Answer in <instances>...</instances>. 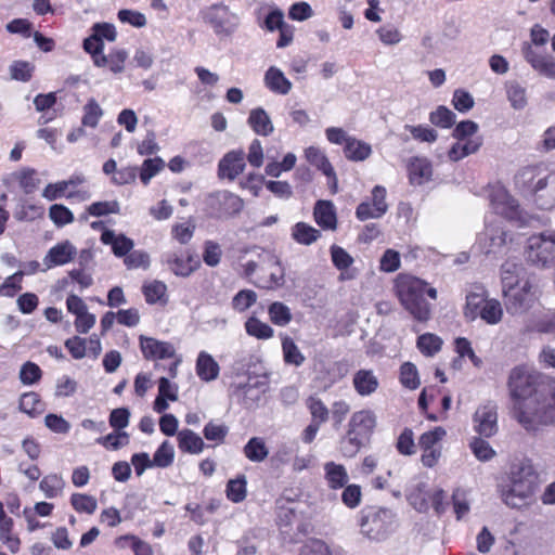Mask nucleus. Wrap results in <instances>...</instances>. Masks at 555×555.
Returning <instances> with one entry per match:
<instances>
[{"label": "nucleus", "mask_w": 555, "mask_h": 555, "mask_svg": "<svg viewBox=\"0 0 555 555\" xmlns=\"http://www.w3.org/2000/svg\"><path fill=\"white\" fill-rule=\"evenodd\" d=\"M513 416L527 431L555 424V379L528 364L514 366L507 376Z\"/></svg>", "instance_id": "1"}, {"label": "nucleus", "mask_w": 555, "mask_h": 555, "mask_svg": "<svg viewBox=\"0 0 555 555\" xmlns=\"http://www.w3.org/2000/svg\"><path fill=\"white\" fill-rule=\"evenodd\" d=\"M538 488V475L529 460L513 463L508 483L502 487L501 498L512 508H521L531 503Z\"/></svg>", "instance_id": "2"}, {"label": "nucleus", "mask_w": 555, "mask_h": 555, "mask_svg": "<svg viewBox=\"0 0 555 555\" xmlns=\"http://www.w3.org/2000/svg\"><path fill=\"white\" fill-rule=\"evenodd\" d=\"M395 291L402 307L417 321L425 322L430 318L431 309L425 294L437 298V289L422 279L410 274H399L395 280Z\"/></svg>", "instance_id": "3"}, {"label": "nucleus", "mask_w": 555, "mask_h": 555, "mask_svg": "<svg viewBox=\"0 0 555 555\" xmlns=\"http://www.w3.org/2000/svg\"><path fill=\"white\" fill-rule=\"evenodd\" d=\"M516 188L541 209L555 207V172L539 166L521 168L515 176Z\"/></svg>", "instance_id": "4"}, {"label": "nucleus", "mask_w": 555, "mask_h": 555, "mask_svg": "<svg viewBox=\"0 0 555 555\" xmlns=\"http://www.w3.org/2000/svg\"><path fill=\"white\" fill-rule=\"evenodd\" d=\"M463 313L467 321L473 322L479 318L488 325L499 324L504 315L501 302L489 298L488 293L481 287L466 295Z\"/></svg>", "instance_id": "5"}, {"label": "nucleus", "mask_w": 555, "mask_h": 555, "mask_svg": "<svg viewBox=\"0 0 555 555\" xmlns=\"http://www.w3.org/2000/svg\"><path fill=\"white\" fill-rule=\"evenodd\" d=\"M396 526V515L389 508L367 506L361 511V533L372 541L385 540Z\"/></svg>", "instance_id": "6"}, {"label": "nucleus", "mask_w": 555, "mask_h": 555, "mask_svg": "<svg viewBox=\"0 0 555 555\" xmlns=\"http://www.w3.org/2000/svg\"><path fill=\"white\" fill-rule=\"evenodd\" d=\"M526 259L539 268H548L555 260V231L545 230L527 241Z\"/></svg>", "instance_id": "7"}, {"label": "nucleus", "mask_w": 555, "mask_h": 555, "mask_svg": "<svg viewBox=\"0 0 555 555\" xmlns=\"http://www.w3.org/2000/svg\"><path fill=\"white\" fill-rule=\"evenodd\" d=\"M203 22L219 37L232 36L240 26V17L223 3L206 7L199 13Z\"/></svg>", "instance_id": "8"}, {"label": "nucleus", "mask_w": 555, "mask_h": 555, "mask_svg": "<svg viewBox=\"0 0 555 555\" xmlns=\"http://www.w3.org/2000/svg\"><path fill=\"white\" fill-rule=\"evenodd\" d=\"M519 243V237H516L500 223L487 222L485 230L477 236V246L486 255L501 254L509 249L508 245Z\"/></svg>", "instance_id": "9"}, {"label": "nucleus", "mask_w": 555, "mask_h": 555, "mask_svg": "<svg viewBox=\"0 0 555 555\" xmlns=\"http://www.w3.org/2000/svg\"><path fill=\"white\" fill-rule=\"evenodd\" d=\"M506 284L507 288L503 289V295L508 313L513 315L522 314L533 307L538 296L530 280H525L515 285L507 281Z\"/></svg>", "instance_id": "10"}, {"label": "nucleus", "mask_w": 555, "mask_h": 555, "mask_svg": "<svg viewBox=\"0 0 555 555\" xmlns=\"http://www.w3.org/2000/svg\"><path fill=\"white\" fill-rule=\"evenodd\" d=\"M207 205L212 217L228 219L241 212L244 202L229 191H219L208 197Z\"/></svg>", "instance_id": "11"}, {"label": "nucleus", "mask_w": 555, "mask_h": 555, "mask_svg": "<svg viewBox=\"0 0 555 555\" xmlns=\"http://www.w3.org/2000/svg\"><path fill=\"white\" fill-rule=\"evenodd\" d=\"M474 430L481 437L490 438L498 431V406L488 401L477 408L473 416Z\"/></svg>", "instance_id": "12"}, {"label": "nucleus", "mask_w": 555, "mask_h": 555, "mask_svg": "<svg viewBox=\"0 0 555 555\" xmlns=\"http://www.w3.org/2000/svg\"><path fill=\"white\" fill-rule=\"evenodd\" d=\"M162 261L177 276L186 278L201 266L198 257L189 251H168L162 256Z\"/></svg>", "instance_id": "13"}, {"label": "nucleus", "mask_w": 555, "mask_h": 555, "mask_svg": "<svg viewBox=\"0 0 555 555\" xmlns=\"http://www.w3.org/2000/svg\"><path fill=\"white\" fill-rule=\"evenodd\" d=\"M521 53L526 62L539 75L555 79V57L539 52L529 42L522 43Z\"/></svg>", "instance_id": "14"}, {"label": "nucleus", "mask_w": 555, "mask_h": 555, "mask_svg": "<svg viewBox=\"0 0 555 555\" xmlns=\"http://www.w3.org/2000/svg\"><path fill=\"white\" fill-rule=\"evenodd\" d=\"M491 206L495 214L511 221L520 220L521 218V210L517 201L503 188L492 192Z\"/></svg>", "instance_id": "15"}, {"label": "nucleus", "mask_w": 555, "mask_h": 555, "mask_svg": "<svg viewBox=\"0 0 555 555\" xmlns=\"http://www.w3.org/2000/svg\"><path fill=\"white\" fill-rule=\"evenodd\" d=\"M142 354L147 360L169 359L176 354L172 344L153 337L141 335L139 337Z\"/></svg>", "instance_id": "16"}, {"label": "nucleus", "mask_w": 555, "mask_h": 555, "mask_svg": "<svg viewBox=\"0 0 555 555\" xmlns=\"http://www.w3.org/2000/svg\"><path fill=\"white\" fill-rule=\"evenodd\" d=\"M245 154L242 150L227 153L218 165V172L221 178L233 181L245 169Z\"/></svg>", "instance_id": "17"}, {"label": "nucleus", "mask_w": 555, "mask_h": 555, "mask_svg": "<svg viewBox=\"0 0 555 555\" xmlns=\"http://www.w3.org/2000/svg\"><path fill=\"white\" fill-rule=\"evenodd\" d=\"M376 425V416L371 410L354 412L347 425V430L369 440Z\"/></svg>", "instance_id": "18"}, {"label": "nucleus", "mask_w": 555, "mask_h": 555, "mask_svg": "<svg viewBox=\"0 0 555 555\" xmlns=\"http://www.w3.org/2000/svg\"><path fill=\"white\" fill-rule=\"evenodd\" d=\"M408 499L418 512H426L428 509L429 504L427 500H429L433 508L438 515L443 514L448 505L446 501L447 494L442 489H437L429 494L426 493L423 498H418L415 493H410Z\"/></svg>", "instance_id": "19"}, {"label": "nucleus", "mask_w": 555, "mask_h": 555, "mask_svg": "<svg viewBox=\"0 0 555 555\" xmlns=\"http://www.w3.org/2000/svg\"><path fill=\"white\" fill-rule=\"evenodd\" d=\"M77 254L76 247L69 242H61L49 249L43 258L47 268L64 266L70 262Z\"/></svg>", "instance_id": "20"}, {"label": "nucleus", "mask_w": 555, "mask_h": 555, "mask_svg": "<svg viewBox=\"0 0 555 555\" xmlns=\"http://www.w3.org/2000/svg\"><path fill=\"white\" fill-rule=\"evenodd\" d=\"M307 160L321 170L328 178V185L333 193L337 192V178L333 166L325 154L318 147L310 146L305 152Z\"/></svg>", "instance_id": "21"}, {"label": "nucleus", "mask_w": 555, "mask_h": 555, "mask_svg": "<svg viewBox=\"0 0 555 555\" xmlns=\"http://www.w3.org/2000/svg\"><path fill=\"white\" fill-rule=\"evenodd\" d=\"M408 173L412 185H423L431 179V163L426 157H413L408 165Z\"/></svg>", "instance_id": "22"}, {"label": "nucleus", "mask_w": 555, "mask_h": 555, "mask_svg": "<svg viewBox=\"0 0 555 555\" xmlns=\"http://www.w3.org/2000/svg\"><path fill=\"white\" fill-rule=\"evenodd\" d=\"M101 242L112 246L116 257H126L133 248V241L124 234H116L113 230L105 229L101 234Z\"/></svg>", "instance_id": "23"}, {"label": "nucleus", "mask_w": 555, "mask_h": 555, "mask_svg": "<svg viewBox=\"0 0 555 555\" xmlns=\"http://www.w3.org/2000/svg\"><path fill=\"white\" fill-rule=\"evenodd\" d=\"M264 86L273 93L286 95L292 90V82L285 77L284 73L275 67L270 66L264 73Z\"/></svg>", "instance_id": "24"}, {"label": "nucleus", "mask_w": 555, "mask_h": 555, "mask_svg": "<svg viewBox=\"0 0 555 555\" xmlns=\"http://www.w3.org/2000/svg\"><path fill=\"white\" fill-rule=\"evenodd\" d=\"M247 124L258 135L269 137L274 131L272 120L262 107H256L249 112Z\"/></svg>", "instance_id": "25"}, {"label": "nucleus", "mask_w": 555, "mask_h": 555, "mask_svg": "<svg viewBox=\"0 0 555 555\" xmlns=\"http://www.w3.org/2000/svg\"><path fill=\"white\" fill-rule=\"evenodd\" d=\"M195 370L202 380L211 382L218 378L220 366L211 354L201 351L196 359Z\"/></svg>", "instance_id": "26"}, {"label": "nucleus", "mask_w": 555, "mask_h": 555, "mask_svg": "<svg viewBox=\"0 0 555 555\" xmlns=\"http://www.w3.org/2000/svg\"><path fill=\"white\" fill-rule=\"evenodd\" d=\"M323 468L324 478L330 489H343L348 483L349 476L344 465L335 462H326Z\"/></svg>", "instance_id": "27"}, {"label": "nucleus", "mask_w": 555, "mask_h": 555, "mask_svg": "<svg viewBox=\"0 0 555 555\" xmlns=\"http://www.w3.org/2000/svg\"><path fill=\"white\" fill-rule=\"evenodd\" d=\"M315 222L325 230H335L337 218L335 207L330 201H318L313 211Z\"/></svg>", "instance_id": "28"}, {"label": "nucleus", "mask_w": 555, "mask_h": 555, "mask_svg": "<svg viewBox=\"0 0 555 555\" xmlns=\"http://www.w3.org/2000/svg\"><path fill=\"white\" fill-rule=\"evenodd\" d=\"M356 391L362 396H370L376 391L379 382L376 375L371 370H359L352 379Z\"/></svg>", "instance_id": "29"}, {"label": "nucleus", "mask_w": 555, "mask_h": 555, "mask_svg": "<svg viewBox=\"0 0 555 555\" xmlns=\"http://www.w3.org/2000/svg\"><path fill=\"white\" fill-rule=\"evenodd\" d=\"M178 447L182 452L199 454L205 448L203 439L191 429H182L177 434Z\"/></svg>", "instance_id": "30"}, {"label": "nucleus", "mask_w": 555, "mask_h": 555, "mask_svg": "<svg viewBox=\"0 0 555 555\" xmlns=\"http://www.w3.org/2000/svg\"><path fill=\"white\" fill-rule=\"evenodd\" d=\"M344 154L351 162H363L372 154V147L369 143L351 137L344 146Z\"/></svg>", "instance_id": "31"}, {"label": "nucleus", "mask_w": 555, "mask_h": 555, "mask_svg": "<svg viewBox=\"0 0 555 555\" xmlns=\"http://www.w3.org/2000/svg\"><path fill=\"white\" fill-rule=\"evenodd\" d=\"M482 144L480 138L468 139L454 143L448 152V156L452 162H457L470 154L476 153Z\"/></svg>", "instance_id": "32"}, {"label": "nucleus", "mask_w": 555, "mask_h": 555, "mask_svg": "<svg viewBox=\"0 0 555 555\" xmlns=\"http://www.w3.org/2000/svg\"><path fill=\"white\" fill-rule=\"evenodd\" d=\"M501 280L502 288L504 289L507 288V281L515 285L529 279L526 276V270L521 263L506 261L501 267Z\"/></svg>", "instance_id": "33"}, {"label": "nucleus", "mask_w": 555, "mask_h": 555, "mask_svg": "<svg viewBox=\"0 0 555 555\" xmlns=\"http://www.w3.org/2000/svg\"><path fill=\"white\" fill-rule=\"evenodd\" d=\"M82 48L86 53L91 56L93 65L95 67H104L105 54H104V42L96 36L91 34L82 42Z\"/></svg>", "instance_id": "34"}, {"label": "nucleus", "mask_w": 555, "mask_h": 555, "mask_svg": "<svg viewBox=\"0 0 555 555\" xmlns=\"http://www.w3.org/2000/svg\"><path fill=\"white\" fill-rule=\"evenodd\" d=\"M13 519L9 516L0 519V541L13 553H17L21 547V540L13 534Z\"/></svg>", "instance_id": "35"}, {"label": "nucleus", "mask_w": 555, "mask_h": 555, "mask_svg": "<svg viewBox=\"0 0 555 555\" xmlns=\"http://www.w3.org/2000/svg\"><path fill=\"white\" fill-rule=\"evenodd\" d=\"M321 236V232L306 222H297L292 228V237L298 244L311 245Z\"/></svg>", "instance_id": "36"}, {"label": "nucleus", "mask_w": 555, "mask_h": 555, "mask_svg": "<svg viewBox=\"0 0 555 555\" xmlns=\"http://www.w3.org/2000/svg\"><path fill=\"white\" fill-rule=\"evenodd\" d=\"M243 452L244 455L254 463L263 462L269 454L264 440L260 437L250 438L244 446Z\"/></svg>", "instance_id": "37"}, {"label": "nucleus", "mask_w": 555, "mask_h": 555, "mask_svg": "<svg viewBox=\"0 0 555 555\" xmlns=\"http://www.w3.org/2000/svg\"><path fill=\"white\" fill-rule=\"evenodd\" d=\"M244 327L246 333L255 337L257 339L267 340L273 337L274 330L267 323L260 321L256 317H249L245 323Z\"/></svg>", "instance_id": "38"}, {"label": "nucleus", "mask_w": 555, "mask_h": 555, "mask_svg": "<svg viewBox=\"0 0 555 555\" xmlns=\"http://www.w3.org/2000/svg\"><path fill=\"white\" fill-rule=\"evenodd\" d=\"M507 99L515 109H522L527 105V90L516 80L505 83Z\"/></svg>", "instance_id": "39"}, {"label": "nucleus", "mask_w": 555, "mask_h": 555, "mask_svg": "<svg viewBox=\"0 0 555 555\" xmlns=\"http://www.w3.org/2000/svg\"><path fill=\"white\" fill-rule=\"evenodd\" d=\"M366 441L365 438L347 430L339 441L340 453L345 457H353Z\"/></svg>", "instance_id": "40"}, {"label": "nucleus", "mask_w": 555, "mask_h": 555, "mask_svg": "<svg viewBox=\"0 0 555 555\" xmlns=\"http://www.w3.org/2000/svg\"><path fill=\"white\" fill-rule=\"evenodd\" d=\"M11 177L18 182L25 194L35 192L40 182V180L37 178L36 170L33 168H23L13 172Z\"/></svg>", "instance_id": "41"}, {"label": "nucleus", "mask_w": 555, "mask_h": 555, "mask_svg": "<svg viewBox=\"0 0 555 555\" xmlns=\"http://www.w3.org/2000/svg\"><path fill=\"white\" fill-rule=\"evenodd\" d=\"M65 486L64 479L57 474H49L42 478L39 489L44 493L46 498L53 499L59 496Z\"/></svg>", "instance_id": "42"}, {"label": "nucleus", "mask_w": 555, "mask_h": 555, "mask_svg": "<svg viewBox=\"0 0 555 555\" xmlns=\"http://www.w3.org/2000/svg\"><path fill=\"white\" fill-rule=\"evenodd\" d=\"M306 406L311 414V422L318 423L320 425L327 422L330 417V410L320 398L310 396L306 400Z\"/></svg>", "instance_id": "43"}, {"label": "nucleus", "mask_w": 555, "mask_h": 555, "mask_svg": "<svg viewBox=\"0 0 555 555\" xmlns=\"http://www.w3.org/2000/svg\"><path fill=\"white\" fill-rule=\"evenodd\" d=\"M165 168V162L160 157L145 159L139 172V178L144 185H147L152 178Z\"/></svg>", "instance_id": "44"}, {"label": "nucleus", "mask_w": 555, "mask_h": 555, "mask_svg": "<svg viewBox=\"0 0 555 555\" xmlns=\"http://www.w3.org/2000/svg\"><path fill=\"white\" fill-rule=\"evenodd\" d=\"M247 480L244 475L235 479H230L227 483V498L233 503H240L245 500L247 494Z\"/></svg>", "instance_id": "45"}, {"label": "nucleus", "mask_w": 555, "mask_h": 555, "mask_svg": "<svg viewBox=\"0 0 555 555\" xmlns=\"http://www.w3.org/2000/svg\"><path fill=\"white\" fill-rule=\"evenodd\" d=\"M128 59V52L125 49L114 48L108 54H105L104 67L108 66L113 74H120L125 70V63Z\"/></svg>", "instance_id": "46"}, {"label": "nucleus", "mask_w": 555, "mask_h": 555, "mask_svg": "<svg viewBox=\"0 0 555 555\" xmlns=\"http://www.w3.org/2000/svg\"><path fill=\"white\" fill-rule=\"evenodd\" d=\"M270 320L278 326H286L292 321L291 309L280 301L272 302L268 308Z\"/></svg>", "instance_id": "47"}, {"label": "nucleus", "mask_w": 555, "mask_h": 555, "mask_svg": "<svg viewBox=\"0 0 555 555\" xmlns=\"http://www.w3.org/2000/svg\"><path fill=\"white\" fill-rule=\"evenodd\" d=\"M173 459H175L173 446L168 440H165L157 448L152 460H153V464L155 467L166 468L173 463Z\"/></svg>", "instance_id": "48"}, {"label": "nucleus", "mask_w": 555, "mask_h": 555, "mask_svg": "<svg viewBox=\"0 0 555 555\" xmlns=\"http://www.w3.org/2000/svg\"><path fill=\"white\" fill-rule=\"evenodd\" d=\"M95 442L107 450H119L129 443V435L126 431H114L99 437Z\"/></svg>", "instance_id": "49"}, {"label": "nucleus", "mask_w": 555, "mask_h": 555, "mask_svg": "<svg viewBox=\"0 0 555 555\" xmlns=\"http://www.w3.org/2000/svg\"><path fill=\"white\" fill-rule=\"evenodd\" d=\"M284 361L287 364L300 366L305 362V356L301 353L297 345L289 337H285L282 341Z\"/></svg>", "instance_id": "50"}, {"label": "nucleus", "mask_w": 555, "mask_h": 555, "mask_svg": "<svg viewBox=\"0 0 555 555\" xmlns=\"http://www.w3.org/2000/svg\"><path fill=\"white\" fill-rule=\"evenodd\" d=\"M20 410L31 417L42 412V404L36 392H25L20 398Z\"/></svg>", "instance_id": "51"}, {"label": "nucleus", "mask_w": 555, "mask_h": 555, "mask_svg": "<svg viewBox=\"0 0 555 555\" xmlns=\"http://www.w3.org/2000/svg\"><path fill=\"white\" fill-rule=\"evenodd\" d=\"M70 504L78 513L93 514L98 507V502L92 495L85 493H74L70 496Z\"/></svg>", "instance_id": "52"}, {"label": "nucleus", "mask_w": 555, "mask_h": 555, "mask_svg": "<svg viewBox=\"0 0 555 555\" xmlns=\"http://www.w3.org/2000/svg\"><path fill=\"white\" fill-rule=\"evenodd\" d=\"M145 300L150 305L157 304L164 299L167 292V286L164 282L153 281L149 284H144L142 287Z\"/></svg>", "instance_id": "53"}, {"label": "nucleus", "mask_w": 555, "mask_h": 555, "mask_svg": "<svg viewBox=\"0 0 555 555\" xmlns=\"http://www.w3.org/2000/svg\"><path fill=\"white\" fill-rule=\"evenodd\" d=\"M456 115L447 106L440 105L429 114V121L440 128H450L455 122Z\"/></svg>", "instance_id": "54"}, {"label": "nucleus", "mask_w": 555, "mask_h": 555, "mask_svg": "<svg viewBox=\"0 0 555 555\" xmlns=\"http://www.w3.org/2000/svg\"><path fill=\"white\" fill-rule=\"evenodd\" d=\"M442 340L430 333L421 335L417 338V348L420 351L428 357L434 356L441 349Z\"/></svg>", "instance_id": "55"}, {"label": "nucleus", "mask_w": 555, "mask_h": 555, "mask_svg": "<svg viewBox=\"0 0 555 555\" xmlns=\"http://www.w3.org/2000/svg\"><path fill=\"white\" fill-rule=\"evenodd\" d=\"M473 454L482 462L490 461L494 457L495 451L488 441L479 437H474L469 443Z\"/></svg>", "instance_id": "56"}, {"label": "nucleus", "mask_w": 555, "mask_h": 555, "mask_svg": "<svg viewBox=\"0 0 555 555\" xmlns=\"http://www.w3.org/2000/svg\"><path fill=\"white\" fill-rule=\"evenodd\" d=\"M400 382L405 388L411 390H414L420 386L418 372L413 363L405 362L401 365Z\"/></svg>", "instance_id": "57"}, {"label": "nucleus", "mask_w": 555, "mask_h": 555, "mask_svg": "<svg viewBox=\"0 0 555 555\" xmlns=\"http://www.w3.org/2000/svg\"><path fill=\"white\" fill-rule=\"evenodd\" d=\"M103 115L101 106L94 99L88 101L83 106L82 125L94 128L98 126L100 118Z\"/></svg>", "instance_id": "58"}, {"label": "nucleus", "mask_w": 555, "mask_h": 555, "mask_svg": "<svg viewBox=\"0 0 555 555\" xmlns=\"http://www.w3.org/2000/svg\"><path fill=\"white\" fill-rule=\"evenodd\" d=\"M49 217L56 227H64L74 221L73 212L61 204H54L50 207Z\"/></svg>", "instance_id": "59"}, {"label": "nucleus", "mask_w": 555, "mask_h": 555, "mask_svg": "<svg viewBox=\"0 0 555 555\" xmlns=\"http://www.w3.org/2000/svg\"><path fill=\"white\" fill-rule=\"evenodd\" d=\"M155 62V56L151 49L145 47H139L134 50L131 64L134 67L142 68L144 70H149L153 67Z\"/></svg>", "instance_id": "60"}, {"label": "nucleus", "mask_w": 555, "mask_h": 555, "mask_svg": "<svg viewBox=\"0 0 555 555\" xmlns=\"http://www.w3.org/2000/svg\"><path fill=\"white\" fill-rule=\"evenodd\" d=\"M452 502H453V508L454 513L456 515L457 519H462L464 516H466L469 511V501H468V493L466 490L463 489H456L454 490L452 494Z\"/></svg>", "instance_id": "61"}, {"label": "nucleus", "mask_w": 555, "mask_h": 555, "mask_svg": "<svg viewBox=\"0 0 555 555\" xmlns=\"http://www.w3.org/2000/svg\"><path fill=\"white\" fill-rule=\"evenodd\" d=\"M257 301V294L251 289L240 291L232 299V307L238 312H244Z\"/></svg>", "instance_id": "62"}, {"label": "nucleus", "mask_w": 555, "mask_h": 555, "mask_svg": "<svg viewBox=\"0 0 555 555\" xmlns=\"http://www.w3.org/2000/svg\"><path fill=\"white\" fill-rule=\"evenodd\" d=\"M404 129L412 134L413 139L420 142L433 143L438 139V133L435 129L423 125H405Z\"/></svg>", "instance_id": "63"}, {"label": "nucleus", "mask_w": 555, "mask_h": 555, "mask_svg": "<svg viewBox=\"0 0 555 555\" xmlns=\"http://www.w3.org/2000/svg\"><path fill=\"white\" fill-rule=\"evenodd\" d=\"M42 375L41 369L34 362H26L20 371V379L24 385H33L40 380Z\"/></svg>", "instance_id": "64"}]
</instances>
